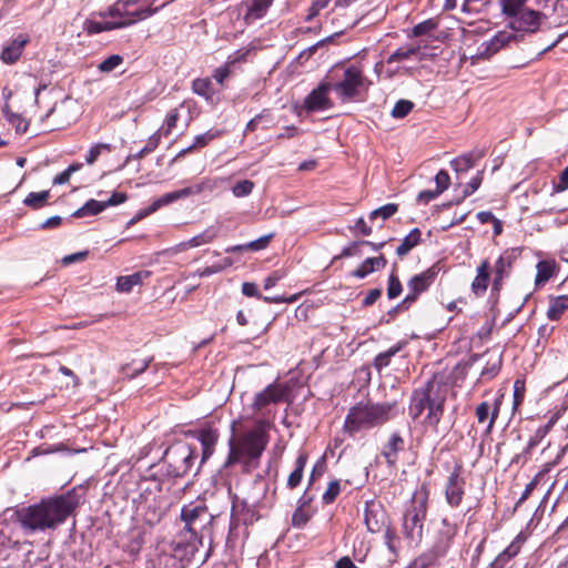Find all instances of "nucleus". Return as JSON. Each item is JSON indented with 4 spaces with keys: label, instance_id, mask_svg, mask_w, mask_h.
<instances>
[{
    "label": "nucleus",
    "instance_id": "22",
    "mask_svg": "<svg viewBox=\"0 0 568 568\" xmlns=\"http://www.w3.org/2000/svg\"><path fill=\"white\" fill-rule=\"evenodd\" d=\"M490 263L488 260H484L477 267V274L471 283V292L476 296H481L488 288L490 280Z\"/></svg>",
    "mask_w": 568,
    "mask_h": 568
},
{
    "label": "nucleus",
    "instance_id": "58",
    "mask_svg": "<svg viewBox=\"0 0 568 568\" xmlns=\"http://www.w3.org/2000/svg\"><path fill=\"white\" fill-rule=\"evenodd\" d=\"M525 397V382L516 379L514 383V408L516 409Z\"/></svg>",
    "mask_w": 568,
    "mask_h": 568
},
{
    "label": "nucleus",
    "instance_id": "53",
    "mask_svg": "<svg viewBox=\"0 0 568 568\" xmlns=\"http://www.w3.org/2000/svg\"><path fill=\"white\" fill-rule=\"evenodd\" d=\"M484 179V171H478L476 175L466 184L464 191H463V199L475 193L479 186L481 185Z\"/></svg>",
    "mask_w": 568,
    "mask_h": 568
},
{
    "label": "nucleus",
    "instance_id": "13",
    "mask_svg": "<svg viewBox=\"0 0 568 568\" xmlns=\"http://www.w3.org/2000/svg\"><path fill=\"white\" fill-rule=\"evenodd\" d=\"M465 486L466 479L463 476V465L457 463L445 484V499L450 507L457 508L460 506L465 495Z\"/></svg>",
    "mask_w": 568,
    "mask_h": 568
},
{
    "label": "nucleus",
    "instance_id": "3",
    "mask_svg": "<svg viewBox=\"0 0 568 568\" xmlns=\"http://www.w3.org/2000/svg\"><path fill=\"white\" fill-rule=\"evenodd\" d=\"M267 435L262 427H254L239 436H232L229 440L230 452L224 462V467L242 464L243 470L250 473L258 466L261 455L267 445Z\"/></svg>",
    "mask_w": 568,
    "mask_h": 568
},
{
    "label": "nucleus",
    "instance_id": "11",
    "mask_svg": "<svg viewBox=\"0 0 568 568\" xmlns=\"http://www.w3.org/2000/svg\"><path fill=\"white\" fill-rule=\"evenodd\" d=\"M371 85V81L366 79L358 67L349 65L343 77L335 83L332 89L342 101H352L359 95L362 91H366Z\"/></svg>",
    "mask_w": 568,
    "mask_h": 568
},
{
    "label": "nucleus",
    "instance_id": "54",
    "mask_svg": "<svg viewBox=\"0 0 568 568\" xmlns=\"http://www.w3.org/2000/svg\"><path fill=\"white\" fill-rule=\"evenodd\" d=\"M82 168L81 163H73L53 179V184L60 185L69 182L71 175Z\"/></svg>",
    "mask_w": 568,
    "mask_h": 568
},
{
    "label": "nucleus",
    "instance_id": "59",
    "mask_svg": "<svg viewBox=\"0 0 568 568\" xmlns=\"http://www.w3.org/2000/svg\"><path fill=\"white\" fill-rule=\"evenodd\" d=\"M436 190L442 194L448 189L450 184V178L445 170H440L435 176Z\"/></svg>",
    "mask_w": 568,
    "mask_h": 568
},
{
    "label": "nucleus",
    "instance_id": "25",
    "mask_svg": "<svg viewBox=\"0 0 568 568\" xmlns=\"http://www.w3.org/2000/svg\"><path fill=\"white\" fill-rule=\"evenodd\" d=\"M404 439L399 434H392L387 444L382 450V455L385 457L388 466H394L396 464L398 457L397 455L404 449Z\"/></svg>",
    "mask_w": 568,
    "mask_h": 568
},
{
    "label": "nucleus",
    "instance_id": "41",
    "mask_svg": "<svg viewBox=\"0 0 568 568\" xmlns=\"http://www.w3.org/2000/svg\"><path fill=\"white\" fill-rule=\"evenodd\" d=\"M105 209L104 201L89 200L82 207L74 212V216L83 217L87 215H97Z\"/></svg>",
    "mask_w": 568,
    "mask_h": 568
},
{
    "label": "nucleus",
    "instance_id": "60",
    "mask_svg": "<svg viewBox=\"0 0 568 568\" xmlns=\"http://www.w3.org/2000/svg\"><path fill=\"white\" fill-rule=\"evenodd\" d=\"M501 359L499 357L495 358L491 363H488L486 367L481 371V377L493 378L497 375L500 369Z\"/></svg>",
    "mask_w": 568,
    "mask_h": 568
},
{
    "label": "nucleus",
    "instance_id": "36",
    "mask_svg": "<svg viewBox=\"0 0 568 568\" xmlns=\"http://www.w3.org/2000/svg\"><path fill=\"white\" fill-rule=\"evenodd\" d=\"M568 310V295H560L550 302L547 311V317L551 321H557L561 317L565 311Z\"/></svg>",
    "mask_w": 568,
    "mask_h": 568
},
{
    "label": "nucleus",
    "instance_id": "2",
    "mask_svg": "<svg viewBox=\"0 0 568 568\" xmlns=\"http://www.w3.org/2000/svg\"><path fill=\"white\" fill-rule=\"evenodd\" d=\"M545 19L542 12L527 8L508 21L509 29L498 31L490 40L478 47L476 54L471 57L473 63L480 59H489L503 48L520 42L525 34L536 33Z\"/></svg>",
    "mask_w": 568,
    "mask_h": 568
},
{
    "label": "nucleus",
    "instance_id": "14",
    "mask_svg": "<svg viewBox=\"0 0 568 568\" xmlns=\"http://www.w3.org/2000/svg\"><path fill=\"white\" fill-rule=\"evenodd\" d=\"M290 393V387L283 383H272L267 385L263 390L255 394L252 409L261 412L271 404H278L284 402Z\"/></svg>",
    "mask_w": 568,
    "mask_h": 568
},
{
    "label": "nucleus",
    "instance_id": "40",
    "mask_svg": "<svg viewBox=\"0 0 568 568\" xmlns=\"http://www.w3.org/2000/svg\"><path fill=\"white\" fill-rule=\"evenodd\" d=\"M520 546L513 541L504 551H501L496 559L493 561V568H504L506 564L518 555Z\"/></svg>",
    "mask_w": 568,
    "mask_h": 568
},
{
    "label": "nucleus",
    "instance_id": "24",
    "mask_svg": "<svg viewBox=\"0 0 568 568\" xmlns=\"http://www.w3.org/2000/svg\"><path fill=\"white\" fill-rule=\"evenodd\" d=\"M185 193L186 192H183V189H181V190H178V191H173V192L163 194L161 197H159L155 201H153L152 204L149 207H146L145 210L140 211L138 213V215H136V220L145 217V216L156 212L162 206L169 205V204H171V203H173V202H175V201H178L180 199H184L185 197Z\"/></svg>",
    "mask_w": 568,
    "mask_h": 568
},
{
    "label": "nucleus",
    "instance_id": "39",
    "mask_svg": "<svg viewBox=\"0 0 568 568\" xmlns=\"http://www.w3.org/2000/svg\"><path fill=\"white\" fill-rule=\"evenodd\" d=\"M537 274L535 283L537 286L545 284L555 274V263L550 261H540L537 264Z\"/></svg>",
    "mask_w": 568,
    "mask_h": 568
},
{
    "label": "nucleus",
    "instance_id": "45",
    "mask_svg": "<svg viewBox=\"0 0 568 568\" xmlns=\"http://www.w3.org/2000/svg\"><path fill=\"white\" fill-rule=\"evenodd\" d=\"M398 211V204L388 203L383 205L374 211H372L368 215L369 221H375L376 219H382L383 221L388 220Z\"/></svg>",
    "mask_w": 568,
    "mask_h": 568
},
{
    "label": "nucleus",
    "instance_id": "63",
    "mask_svg": "<svg viewBox=\"0 0 568 568\" xmlns=\"http://www.w3.org/2000/svg\"><path fill=\"white\" fill-rule=\"evenodd\" d=\"M490 414V405L487 402L480 403L476 408V417L478 423L483 424L488 419Z\"/></svg>",
    "mask_w": 568,
    "mask_h": 568
},
{
    "label": "nucleus",
    "instance_id": "1",
    "mask_svg": "<svg viewBox=\"0 0 568 568\" xmlns=\"http://www.w3.org/2000/svg\"><path fill=\"white\" fill-rule=\"evenodd\" d=\"M78 506L79 496L74 490H70L22 508L18 516L23 528L30 531H44L63 524Z\"/></svg>",
    "mask_w": 568,
    "mask_h": 568
},
{
    "label": "nucleus",
    "instance_id": "6",
    "mask_svg": "<svg viewBox=\"0 0 568 568\" xmlns=\"http://www.w3.org/2000/svg\"><path fill=\"white\" fill-rule=\"evenodd\" d=\"M396 402L358 403L345 418L344 428L349 434L385 424L396 415Z\"/></svg>",
    "mask_w": 568,
    "mask_h": 568
},
{
    "label": "nucleus",
    "instance_id": "48",
    "mask_svg": "<svg viewBox=\"0 0 568 568\" xmlns=\"http://www.w3.org/2000/svg\"><path fill=\"white\" fill-rule=\"evenodd\" d=\"M110 151H111V145L110 144H108V143H97L93 146H91V149L89 150L88 155L85 158V162L91 165V164H93L99 159V156L103 152H110Z\"/></svg>",
    "mask_w": 568,
    "mask_h": 568
},
{
    "label": "nucleus",
    "instance_id": "43",
    "mask_svg": "<svg viewBox=\"0 0 568 568\" xmlns=\"http://www.w3.org/2000/svg\"><path fill=\"white\" fill-rule=\"evenodd\" d=\"M402 349V345H396L387 349L386 352L379 353L374 358V367L381 372L384 367L388 366L393 356H395Z\"/></svg>",
    "mask_w": 568,
    "mask_h": 568
},
{
    "label": "nucleus",
    "instance_id": "31",
    "mask_svg": "<svg viewBox=\"0 0 568 568\" xmlns=\"http://www.w3.org/2000/svg\"><path fill=\"white\" fill-rule=\"evenodd\" d=\"M311 500L312 498H308L306 494H304L300 498L297 508L295 509L292 516L293 527L303 528L308 523V520L312 517V514L310 513L308 509H306V507L310 505Z\"/></svg>",
    "mask_w": 568,
    "mask_h": 568
},
{
    "label": "nucleus",
    "instance_id": "28",
    "mask_svg": "<svg viewBox=\"0 0 568 568\" xmlns=\"http://www.w3.org/2000/svg\"><path fill=\"white\" fill-rule=\"evenodd\" d=\"M558 420V415L555 414L552 415L549 420L544 424V425H540L534 433V435L529 438L528 443H527V446L526 448L524 449V454L525 455H528L531 453V450L538 446L542 440L544 438L549 434L550 429L554 427V425L557 423Z\"/></svg>",
    "mask_w": 568,
    "mask_h": 568
},
{
    "label": "nucleus",
    "instance_id": "19",
    "mask_svg": "<svg viewBox=\"0 0 568 568\" xmlns=\"http://www.w3.org/2000/svg\"><path fill=\"white\" fill-rule=\"evenodd\" d=\"M268 491V483L262 475H256L248 486L243 487V503L250 506L258 505Z\"/></svg>",
    "mask_w": 568,
    "mask_h": 568
},
{
    "label": "nucleus",
    "instance_id": "20",
    "mask_svg": "<svg viewBox=\"0 0 568 568\" xmlns=\"http://www.w3.org/2000/svg\"><path fill=\"white\" fill-rule=\"evenodd\" d=\"M386 514L381 505L366 503L364 523L369 532H378L385 525Z\"/></svg>",
    "mask_w": 568,
    "mask_h": 568
},
{
    "label": "nucleus",
    "instance_id": "52",
    "mask_svg": "<svg viewBox=\"0 0 568 568\" xmlns=\"http://www.w3.org/2000/svg\"><path fill=\"white\" fill-rule=\"evenodd\" d=\"M123 62V57L120 54H112L108 57L105 60H103L99 64V70L101 72H111L114 69H116L121 63Z\"/></svg>",
    "mask_w": 568,
    "mask_h": 568
},
{
    "label": "nucleus",
    "instance_id": "37",
    "mask_svg": "<svg viewBox=\"0 0 568 568\" xmlns=\"http://www.w3.org/2000/svg\"><path fill=\"white\" fill-rule=\"evenodd\" d=\"M119 29L115 21H95L92 19H87L83 23V30L88 34H97L103 31H110Z\"/></svg>",
    "mask_w": 568,
    "mask_h": 568
},
{
    "label": "nucleus",
    "instance_id": "5",
    "mask_svg": "<svg viewBox=\"0 0 568 568\" xmlns=\"http://www.w3.org/2000/svg\"><path fill=\"white\" fill-rule=\"evenodd\" d=\"M181 519L184 523V529L180 534V539L185 545L184 552L180 555H195L203 545L205 532L214 519L207 507L201 504H189L181 509Z\"/></svg>",
    "mask_w": 568,
    "mask_h": 568
},
{
    "label": "nucleus",
    "instance_id": "56",
    "mask_svg": "<svg viewBox=\"0 0 568 568\" xmlns=\"http://www.w3.org/2000/svg\"><path fill=\"white\" fill-rule=\"evenodd\" d=\"M402 293V283L395 273H392L388 278L387 296L393 300Z\"/></svg>",
    "mask_w": 568,
    "mask_h": 568
},
{
    "label": "nucleus",
    "instance_id": "18",
    "mask_svg": "<svg viewBox=\"0 0 568 568\" xmlns=\"http://www.w3.org/2000/svg\"><path fill=\"white\" fill-rule=\"evenodd\" d=\"M171 552H162L159 555L158 562L160 568H183V561H191L195 555H180L184 552L185 545L182 540H175L171 544Z\"/></svg>",
    "mask_w": 568,
    "mask_h": 568
},
{
    "label": "nucleus",
    "instance_id": "4",
    "mask_svg": "<svg viewBox=\"0 0 568 568\" xmlns=\"http://www.w3.org/2000/svg\"><path fill=\"white\" fill-rule=\"evenodd\" d=\"M446 392V387L434 379L428 381L425 386L415 389L409 404L410 417L417 419L424 410H427L424 424L437 427L444 414Z\"/></svg>",
    "mask_w": 568,
    "mask_h": 568
},
{
    "label": "nucleus",
    "instance_id": "17",
    "mask_svg": "<svg viewBox=\"0 0 568 568\" xmlns=\"http://www.w3.org/2000/svg\"><path fill=\"white\" fill-rule=\"evenodd\" d=\"M516 258L517 254L514 250H507L500 254L494 266L495 276L491 286L493 292L498 293L501 290L503 282L505 278L509 277Z\"/></svg>",
    "mask_w": 568,
    "mask_h": 568
},
{
    "label": "nucleus",
    "instance_id": "34",
    "mask_svg": "<svg viewBox=\"0 0 568 568\" xmlns=\"http://www.w3.org/2000/svg\"><path fill=\"white\" fill-rule=\"evenodd\" d=\"M306 462L307 455L305 453H301L295 460V467L293 471L287 478L286 485L290 489H294L301 484Z\"/></svg>",
    "mask_w": 568,
    "mask_h": 568
},
{
    "label": "nucleus",
    "instance_id": "23",
    "mask_svg": "<svg viewBox=\"0 0 568 568\" xmlns=\"http://www.w3.org/2000/svg\"><path fill=\"white\" fill-rule=\"evenodd\" d=\"M274 0H250L245 3L244 20L246 23H253L265 17L268 8Z\"/></svg>",
    "mask_w": 568,
    "mask_h": 568
},
{
    "label": "nucleus",
    "instance_id": "51",
    "mask_svg": "<svg viewBox=\"0 0 568 568\" xmlns=\"http://www.w3.org/2000/svg\"><path fill=\"white\" fill-rule=\"evenodd\" d=\"M254 183L250 180L239 181L232 187V192L236 197L247 196L252 193Z\"/></svg>",
    "mask_w": 568,
    "mask_h": 568
},
{
    "label": "nucleus",
    "instance_id": "61",
    "mask_svg": "<svg viewBox=\"0 0 568 568\" xmlns=\"http://www.w3.org/2000/svg\"><path fill=\"white\" fill-rule=\"evenodd\" d=\"M300 294H294L288 297L276 295V296H262L261 300H263L265 303L268 304H278V303H294L298 300Z\"/></svg>",
    "mask_w": 568,
    "mask_h": 568
},
{
    "label": "nucleus",
    "instance_id": "46",
    "mask_svg": "<svg viewBox=\"0 0 568 568\" xmlns=\"http://www.w3.org/2000/svg\"><path fill=\"white\" fill-rule=\"evenodd\" d=\"M414 103L409 100H399L395 103L390 114L395 119H403L410 113Z\"/></svg>",
    "mask_w": 568,
    "mask_h": 568
},
{
    "label": "nucleus",
    "instance_id": "50",
    "mask_svg": "<svg viewBox=\"0 0 568 568\" xmlns=\"http://www.w3.org/2000/svg\"><path fill=\"white\" fill-rule=\"evenodd\" d=\"M215 138V134L211 133V132H206V133H203V134H200L195 138L194 140V143L186 148V149H183L179 154H178V158L180 156H183L185 155L187 152H190L191 150H193L194 148H203L210 141H212L213 139Z\"/></svg>",
    "mask_w": 568,
    "mask_h": 568
},
{
    "label": "nucleus",
    "instance_id": "29",
    "mask_svg": "<svg viewBox=\"0 0 568 568\" xmlns=\"http://www.w3.org/2000/svg\"><path fill=\"white\" fill-rule=\"evenodd\" d=\"M416 58L417 60H423L425 54L422 52L420 45H403L399 47L396 51H394L388 58L387 63L400 62L404 60H409L412 58Z\"/></svg>",
    "mask_w": 568,
    "mask_h": 568
},
{
    "label": "nucleus",
    "instance_id": "26",
    "mask_svg": "<svg viewBox=\"0 0 568 568\" xmlns=\"http://www.w3.org/2000/svg\"><path fill=\"white\" fill-rule=\"evenodd\" d=\"M150 275V271H139L131 275L119 276L115 285L116 291L121 293H130L134 286L141 285Z\"/></svg>",
    "mask_w": 568,
    "mask_h": 568
},
{
    "label": "nucleus",
    "instance_id": "16",
    "mask_svg": "<svg viewBox=\"0 0 568 568\" xmlns=\"http://www.w3.org/2000/svg\"><path fill=\"white\" fill-rule=\"evenodd\" d=\"M331 82H321L317 88L312 90L304 100V106L310 112L324 111L333 106V102L328 97L332 91Z\"/></svg>",
    "mask_w": 568,
    "mask_h": 568
},
{
    "label": "nucleus",
    "instance_id": "42",
    "mask_svg": "<svg viewBox=\"0 0 568 568\" xmlns=\"http://www.w3.org/2000/svg\"><path fill=\"white\" fill-rule=\"evenodd\" d=\"M384 541L395 560L398 556L400 539L392 527H387L384 534Z\"/></svg>",
    "mask_w": 568,
    "mask_h": 568
},
{
    "label": "nucleus",
    "instance_id": "55",
    "mask_svg": "<svg viewBox=\"0 0 568 568\" xmlns=\"http://www.w3.org/2000/svg\"><path fill=\"white\" fill-rule=\"evenodd\" d=\"M219 234V227L211 225L206 230H204L202 233L195 235V239L197 241L199 245L209 244L213 242V240Z\"/></svg>",
    "mask_w": 568,
    "mask_h": 568
},
{
    "label": "nucleus",
    "instance_id": "8",
    "mask_svg": "<svg viewBox=\"0 0 568 568\" xmlns=\"http://www.w3.org/2000/svg\"><path fill=\"white\" fill-rule=\"evenodd\" d=\"M138 516L149 525L159 524L170 508L169 498L155 485L154 488H145L135 500Z\"/></svg>",
    "mask_w": 568,
    "mask_h": 568
},
{
    "label": "nucleus",
    "instance_id": "30",
    "mask_svg": "<svg viewBox=\"0 0 568 568\" xmlns=\"http://www.w3.org/2000/svg\"><path fill=\"white\" fill-rule=\"evenodd\" d=\"M219 439L217 430L213 428H203L199 433V440L202 445V459H207L214 452V447Z\"/></svg>",
    "mask_w": 568,
    "mask_h": 568
},
{
    "label": "nucleus",
    "instance_id": "44",
    "mask_svg": "<svg viewBox=\"0 0 568 568\" xmlns=\"http://www.w3.org/2000/svg\"><path fill=\"white\" fill-rule=\"evenodd\" d=\"M50 196L49 191H42V192H31L29 193L26 199L23 200V203L32 209H40L47 204V201Z\"/></svg>",
    "mask_w": 568,
    "mask_h": 568
},
{
    "label": "nucleus",
    "instance_id": "15",
    "mask_svg": "<svg viewBox=\"0 0 568 568\" xmlns=\"http://www.w3.org/2000/svg\"><path fill=\"white\" fill-rule=\"evenodd\" d=\"M438 272L439 268L437 265H433L426 271L413 276L407 283L409 292L404 298L403 304L410 305L414 303L418 295L423 292H426L428 287L434 283Z\"/></svg>",
    "mask_w": 568,
    "mask_h": 568
},
{
    "label": "nucleus",
    "instance_id": "64",
    "mask_svg": "<svg viewBox=\"0 0 568 568\" xmlns=\"http://www.w3.org/2000/svg\"><path fill=\"white\" fill-rule=\"evenodd\" d=\"M242 293L247 297L262 298V295L255 283L245 282L242 284Z\"/></svg>",
    "mask_w": 568,
    "mask_h": 568
},
{
    "label": "nucleus",
    "instance_id": "7",
    "mask_svg": "<svg viewBox=\"0 0 568 568\" xmlns=\"http://www.w3.org/2000/svg\"><path fill=\"white\" fill-rule=\"evenodd\" d=\"M429 489L422 484L413 497L403 516V535L410 541L418 542L423 537L424 521L428 509Z\"/></svg>",
    "mask_w": 568,
    "mask_h": 568
},
{
    "label": "nucleus",
    "instance_id": "57",
    "mask_svg": "<svg viewBox=\"0 0 568 568\" xmlns=\"http://www.w3.org/2000/svg\"><path fill=\"white\" fill-rule=\"evenodd\" d=\"M435 28H436V23L432 19H428V20H425V21L416 24L413 28L412 33L414 37H420V36L429 33Z\"/></svg>",
    "mask_w": 568,
    "mask_h": 568
},
{
    "label": "nucleus",
    "instance_id": "21",
    "mask_svg": "<svg viewBox=\"0 0 568 568\" xmlns=\"http://www.w3.org/2000/svg\"><path fill=\"white\" fill-rule=\"evenodd\" d=\"M29 42V37L27 34H19L17 38L11 40L7 45L3 47L1 52V60L7 64H12L17 62Z\"/></svg>",
    "mask_w": 568,
    "mask_h": 568
},
{
    "label": "nucleus",
    "instance_id": "49",
    "mask_svg": "<svg viewBox=\"0 0 568 568\" xmlns=\"http://www.w3.org/2000/svg\"><path fill=\"white\" fill-rule=\"evenodd\" d=\"M159 143H160V134L156 132L149 138L144 148L142 150H140L136 154L132 155V158L134 160L143 159L146 154L154 151L158 148Z\"/></svg>",
    "mask_w": 568,
    "mask_h": 568
},
{
    "label": "nucleus",
    "instance_id": "10",
    "mask_svg": "<svg viewBox=\"0 0 568 568\" xmlns=\"http://www.w3.org/2000/svg\"><path fill=\"white\" fill-rule=\"evenodd\" d=\"M136 3L138 0H118L106 12L100 13V16L113 18L118 28L121 29L151 17L160 8H134Z\"/></svg>",
    "mask_w": 568,
    "mask_h": 568
},
{
    "label": "nucleus",
    "instance_id": "33",
    "mask_svg": "<svg viewBox=\"0 0 568 568\" xmlns=\"http://www.w3.org/2000/svg\"><path fill=\"white\" fill-rule=\"evenodd\" d=\"M422 232L418 227L413 229L396 248V254L402 258L420 243Z\"/></svg>",
    "mask_w": 568,
    "mask_h": 568
},
{
    "label": "nucleus",
    "instance_id": "9",
    "mask_svg": "<svg viewBox=\"0 0 568 568\" xmlns=\"http://www.w3.org/2000/svg\"><path fill=\"white\" fill-rule=\"evenodd\" d=\"M457 530L455 524H452L447 518H443L432 549L418 556L415 559V565L418 568L430 567L438 558L444 557L450 548Z\"/></svg>",
    "mask_w": 568,
    "mask_h": 568
},
{
    "label": "nucleus",
    "instance_id": "47",
    "mask_svg": "<svg viewBox=\"0 0 568 568\" xmlns=\"http://www.w3.org/2000/svg\"><path fill=\"white\" fill-rule=\"evenodd\" d=\"M342 487L339 480H332L326 490L322 496V500L325 505H329L335 501L337 496L341 494Z\"/></svg>",
    "mask_w": 568,
    "mask_h": 568
},
{
    "label": "nucleus",
    "instance_id": "35",
    "mask_svg": "<svg viewBox=\"0 0 568 568\" xmlns=\"http://www.w3.org/2000/svg\"><path fill=\"white\" fill-rule=\"evenodd\" d=\"M528 0H499L501 13L509 20L527 9Z\"/></svg>",
    "mask_w": 568,
    "mask_h": 568
},
{
    "label": "nucleus",
    "instance_id": "12",
    "mask_svg": "<svg viewBox=\"0 0 568 568\" xmlns=\"http://www.w3.org/2000/svg\"><path fill=\"white\" fill-rule=\"evenodd\" d=\"M195 459L194 449L185 443H179L169 447L163 456L166 464V474L171 477L184 476L193 466Z\"/></svg>",
    "mask_w": 568,
    "mask_h": 568
},
{
    "label": "nucleus",
    "instance_id": "38",
    "mask_svg": "<svg viewBox=\"0 0 568 568\" xmlns=\"http://www.w3.org/2000/svg\"><path fill=\"white\" fill-rule=\"evenodd\" d=\"M192 90L195 94L203 97L206 100L213 99L214 90L212 81L209 78H197L193 80Z\"/></svg>",
    "mask_w": 568,
    "mask_h": 568
},
{
    "label": "nucleus",
    "instance_id": "62",
    "mask_svg": "<svg viewBox=\"0 0 568 568\" xmlns=\"http://www.w3.org/2000/svg\"><path fill=\"white\" fill-rule=\"evenodd\" d=\"M272 237H273V234H268V235L261 236L260 239L247 243L248 250L250 251L264 250L268 245Z\"/></svg>",
    "mask_w": 568,
    "mask_h": 568
},
{
    "label": "nucleus",
    "instance_id": "32",
    "mask_svg": "<svg viewBox=\"0 0 568 568\" xmlns=\"http://www.w3.org/2000/svg\"><path fill=\"white\" fill-rule=\"evenodd\" d=\"M481 158V154L469 152L450 161L452 169L457 173H464L475 166L476 162Z\"/></svg>",
    "mask_w": 568,
    "mask_h": 568
},
{
    "label": "nucleus",
    "instance_id": "27",
    "mask_svg": "<svg viewBox=\"0 0 568 568\" xmlns=\"http://www.w3.org/2000/svg\"><path fill=\"white\" fill-rule=\"evenodd\" d=\"M387 261L384 255L376 257H368L362 262V264L352 272V275L358 278H364L368 274L382 270L386 266Z\"/></svg>",
    "mask_w": 568,
    "mask_h": 568
}]
</instances>
